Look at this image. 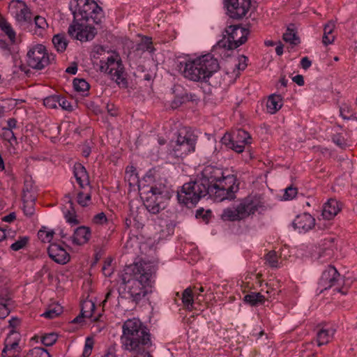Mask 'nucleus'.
Instances as JSON below:
<instances>
[{"instance_id": "f257e3e1", "label": "nucleus", "mask_w": 357, "mask_h": 357, "mask_svg": "<svg viewBox=\"0 0 357 357\" xmlns=\"http://www.w3.org/2000/svg\"><path fill=\"white\" fill-rule=\"evenodd\" d=\"M237 189L234 175L225 176L220 169L207 166L202 171V178L185 183L177 197L180 203L192 207L207 193L213 194L216 202L234 199Z\"/></svg>"}, {"instance_id": "f03ea898", "label": "nucleus", "mask_w": 357, "mask_h": 357, "mask_svg": "<svg viewBox=\"0 0 357 357\" xmlns=\"http://www.w3.org/2000/svg\"><path fill=\"white\" fill-rule=\"evenodd\" d=\"M157 266L151 262H139L126 266L121 275L125 289L138 303L153 291Z\"/></svg>"}, {"instance_id": "7ed1b4c3", "label": "nucleus", "mask_w": 357, "mask_h": 357, "mask_svg": "<svg viewBox=\"0 0 357 357\" xmlns=\"http://www.w3.org/2000/svg\"><path fill=\"white\" fill-rule=\"evenodd\" d=\"M180 70L183 77L188 80L207 82L219 70V63L212 54H206L180 62Z\"/></svg>"}, {"instance_id": "20e7f679", "label": "nucleus", "mask_w": 357, "mask_h": 357, "mask_svg": "<svg viewBox=\"0 0 357 357\" xmlns=\"http://www.w3.org/2000/svg\"><path fill=\"white\" fill-rule=\"evenodd\" d=\"M263 206L264 203L259 197L248 196L236 205L225 208L221 218L225 221H240L254 215Z\"/></svg>"}, {"instance_id": "39448f33", "label": "nucleus", "mask_w": 357, "mask_h": 357, "mask_svg": "<svg viewBox=\"0 0 357 357\" xmlns=\"http://www.w3.org/2000/svg\"><path fill=\"white\" fill-rule=\"evenodd\" d=\"M69 8L75 20L99 24L103 17L102 10L96 0H70Z\"/></svg>"}, {"instance_id": "423d86ee", "label": "nucleus", "mask_w": 357, "mask_h": 357, "mask_svg": "<svg viewBox=\"0 0 357 357\" xmlns=\"http://www.w3.org/2000/svg\"><path fill=\"white\" fill-rule=\"evenodd\" d=\"M143 195L144 204L149 212L157 214L165 208L168 199L166 187L162 184L154 185L144 189Z\"/></svg>"}, {"instance_id": "0eeeda50", "label": "nucleus", "mask_w": 357, "mask_h": 357, "mask_svg": "<svg viewBox=\"0 0 357 357\" xmlns=\"http://www.w3.org/2000/svg\"><path fill=\"white\" fill-rule=\"evenodd\" d=\"M195 136L191 132L185 129L181 130L176 139L169 144V154L174 158H183L195 151Z\"/></svg>"}, {"instance_id": "6e6552de", "label": "nucleus", "mask_w": 357, "mask_h": 357, "mask_svg": "<svg viewBox=\"0 0 357 357\" xmlns=\"http://www.w3.org/2000/svg\"><path fill=\"white\" fill-rule=\"evenodd\" d=\"M53 56L50 55L45 45L36 44L30 46L26 54V62L33 69L42 70L50 63Z\"/></svg>"}, {"instance_id": "1a4fd4ad", "label": "nucleus", "mask_w": 357, "mask_h": 357, "mask_svg": "<svg viewBox=\"0 0 357 357\" xmlns=\"http://www.w3.org/2000/svg\"><path fill=\"white\" fill-rule=\"evenodd\" d=\"M343 280L337 269L332 266H328L322 273L319 286L321 291L333 287V291L346 294L347 288L341 287Z\"/></svg>"}, {"instance_id": "9d476101", "label": "nucleus", "mask_w": 357, "mask_h": 357, "mask_svg": "<svg viewBox=\"0 0 357 357\" xmlns=\"http://www.w3.org/2000/svg\"><path fill=\"white\" fill-rule=\"evenodd\" d=\"M222 142L236 153H242L246 145L252 143L250 134L244 130L238 129L232 133H227L222 138Z\"/></svg>"}, {"instance_id": "9b49d317", "label": "nucleus", "mask_w": 357, "mask_h": 357, "mask_svg": "<svg viewBox=\"0 0 357 357\" xmlns=\"http://www.w3.org/2000/svg\"><path fill=\"white\" fill-rule=\"evenodd\" d=\"M87 22L83 20H75L74 18L72 24L69 26L68 33L73 38L83 41L92 40L96 31L93 26L88 25Z\"/></svg>"}, {"instance_id": "f8f14e48", "label": "nucleus", "mask_w": 357, "mask_h": 357, "mask_svg": "<svg viewBox=\"0 0 357 357\" xmlns=\"http://www.w3.org/2000/svg\"><path fill=\"white\" fill-rule=\"evenodd\" d=\"M100 68L102 71L109 75L118 84L126 85L123 65L117 55L108 56L107 61L101 65Z\"/></svg>"}, {"instance_id": "ddd939ff", "label": "nucleus", "mask_w": 357, "mask_h": 357, "mask_svg": "<svg viewBox=\"0 0 357 357\" xmlns=\"http://www.w3.org/2000/svg\"><path fill=\"white\" fill-rule=\"evenodd\" d=\"M225 32L227 35L229 49H236L245 43L249 34L248 29L238 25L228 26Z\"/></svg>"}, {"instance_id": "4468645a", "label": "nucleus", "mask_w": 357, "mask_h": 357, "mask_svg": "<svg viewBox=\"0 0 357 357\" xmlns=\"http://www.w3.org/2000/svg\"><path fill=\"white\" fill-rule=\"evenodd\" d=\"M8 11L18 23L29 22L31 20V10L22 0H12L8 5Z\"/></svg>"}, {"instance_id": "2eb2a0df", "label": "nucleus", "mask_w": 357, "mask_h": 357, "mask_svg": "<svg viewBox=\"0 0 357 357\" xmlns=\"http://www.w3.org/2000/svg\"><path fill=\"white\" fill-rule=\"evenodd\" d=\"M227 13L230 17L240 19L248 12L251 0H225Z\"/></svg>"}, {"instance_id": "dca6fc26", "label": "nucleus", "mask_w": 357, "mask_h": 357, "mask_svg": "<svg viewBox=\"0 0 357 357\" xmlns=\"http://www.w3.org/2000/svg\"><path fill=\"white\" fill-rule=\"evenodd\" d=\"M126 227L130 232H138L145 225L144 213L139 210H131L125 220Z\"/></svg>"}, {"instance_id": "f3484780", "label": "nucleus", "mask_w": 357, "mask_h": 357, "mask_svg": "<svg viewBox=\"0 0 357 357\" xmlns=\"http://www.w3.org/2000/svg\"><path fill=\"white\" fill-rule=\"evenodd\" d=\"M293 227L299 233H306L315 225V219L308 213L298 215L294 219Z\"/></svg>"}, {"instance_id": "a211bd4d", "label": "nucleus", "mask_w": 357, "mask_h": 357, "mask_svg": "<svg viewBox=\"0 0 357 357\" xmlns=\"http://www.w3.org/2000/svg\"><path fill=\"white\" fill-rule=\"evenodd\" d=\"M91 238V230L89 227L79 226L77 227L69 241L74 245L82 246L86 245Z\"/></svg>"}, {"instance_id": "6ab92c4d", "label": "nucleus", "mask_w": 357, "mask_h": 357, "mask_svg": "<svg viewBox=\"0 0 357 357\" xmlns=\"http://www.w3.org/2000/svg\"><path fill=\"white\" fill-rule=\"evenodd\" d=\"M49 257L59 264H66L70 260V255L60 245L57 243H52L47 249Z\"/></svg>"}, {"instance_id": "aec40b11", "label": "nucleus", "mask_w": 357, "mask_h": 357, "mask_svg": "<svg viewBox=\"0 0 357 357\" xmlns=\"http://www.w3.org/2000/svg\"><path fill=\"white\" fill-rule=\"evenodd\" d=\"M65 202L66 204L62 208V211L66 222L71 225H78L79 221L77 218L73 203L69 195L66 196Z\"/></svg>"}, {"instance_id": "412c9836", "label": "nucleus", "mask_w": 357, "mask_h": 357, "mask_svg": "<svg viewBox=\"0 0 357 357\" xmlns=\"http://www.w3.org/2000/svg\"><path fill=\"white\" fill-rule=\"evenodd\" d=\"M74 175L79 187L86 190L89 186V176L85 167L80 163L75 164L74 166Z\"/></svg>"}, {"instance_id": "4be33fe9", "label": "nucleus", "mask_w": 357, "mask_h": 357, "mask_svg": "<svg viewBox=\"0 0 357 357\" xmlns=\"http://www.w3.org/2000/svg\"><path fill=\"white\" fill-rule=\"evenodd\" d=\"M340 211V206L338 202L331 199L323 206L321 215L324 219H333Z\"/></svg>"}, {"instance_id": "5701e85b", "label": "nucleus", "mask_w": 357, "mask_h": 357, "mask_svg": "<svg viewBox=\"0 0 357 357\" xmlns=\"http://www.w3.org/2000/svg\"><path fill=\"white\" fill-rule=\"evenodd\" d=\"M335 329L332 327H323L317 333L316 341L319 347L329 343L333 337Z\"/></svg>"}, {"instance_id": "b1692460", "label": "nucleus", "mask_w": 357, "mask_h": 357, "mask_svg": "<svg viewBox=\"0 0 357 357\" xmlns=\"http://www.w3.org/2000/svg\"><path fill=\"white\" fill-rule=\"evenodd\" d=\"M282 105V97L278 94H272L267 100L266 109L268 113L273 114L280 109Z\"/></svg>"}, {"instance_id": "393cba45", "label": "nucleus", "mask_w": 357, "mask_h": 357, "mask_svg": "<svg viewBox=\"0 0 357 357\" xmlns=\"http://www.w3.org/2000/svg\"><path fill=\"white\" fill-rule=\"evenodd\" d=\"M34 26L33 34L39 36H43L48 28V23L44 17L40 15H36L34 17Z\"/></svg>"}, {"instance_id": "a878e982", "label": "nucleus", "mask_w": 357, "mask_h": 357, "mask_svg": "<svg viewBox=\"0 0 357 357\" xmlns=\"http://www.w3.org/2000/svg\"><path fill=\"white\" fill-rule=\"evenodd\" d=\"M334 29L335 24L332 22H328L324 26L322 42L325 45H328L333 43L335 40V36L333 33Z\"/></svg>"}, {"instance_id": "bb28decb", "label": "nucleus", "mask_w": 357, "mask_h": 357, "mask_svg": "<svg viewBox=\"0 0 357 357\" xmlns=\"http://www.w3.org/2000/svg\"><path fill=\"white\" fill-rule=\"evenodd\" d=\"M52 43L57 52H63L66 50L68 42L64 34L58 33L53 36Z\"/></svg>"}, {"instance_id": "cd10ccee", "label": "nucleus", "mask_w": 357, "mask_h": 357, "mask_svg": "<svg viewBox=\"0 0 357 357\" xmlns=\"http://www.w3.org/2000/svg\"><path fill=\"white\" fill-rule=\"evenodd\" d=\"M0 29L12 42H15L16 33L11 24L3 17H0Z\"/></svg>"}, {"instance_id": "c85d7f7f", "label": "nucleus", "mask_w": 357, "mask_h": 357, "mask_svg": "<svg viewBox=\"0 0 357 357\" xmlns=\"http://www.w3.org/2000/svg\"><path fill=\"white\" fill-rule=\"evenodd\" d=\"M0 137L3 140L7 141L13 147H15L17 144V139L14 131L8 130L4 127L0 130Z\"/></svg>"}, {"instance_id": "c756f323", "label": "nucleus", "mask_w": 357, "mask_h": 357, "mask_svg": "<svg viewBox=\"0 0 357 357\" xmlns=\"http://www.w3.org/2000/svg\"><path fill=\"white\" fill-rule=\"evenodd\" d=\"M245 302L252 306L264 303L265 298L260 293L252 292L244 297Z\"/></svg>"}, {"instance_id": "7c9ffc66", "label": "nucleus", "mask_w": 357, "mask_h": 357, "mask_svg": "<svg viewBox=\"0 0 357 357\" xmlns=\"http://www.w3.org/2000/svg\"><path fill=\"white\" fill-rule=\"evenodd\" d=\"M73 87L76 91L80 93L82 96H86L88 94L90 86L84 79L75 78L73 80Z\"/></svg>"}, {"instance_id": "2f4dec72", "label": "nucleus", "mask_w": 357, "mask_h": 357, "mask_svg": "<svg viewBox=\"0 0 357 357\" xmlns=\"http://www.w3.org/2000/svg\"><path fill=\"white\" fill-rule=\"evenodd\" d=\"M182 302L187 309H192L193 307V293L191 288L185 289L182 294Z\"/></svg>"}, {"instance_id": "473e14b6", "label": "nucleus", "mask_w": 357, "mask_h": 357, "mask_svg": "<svg viewBox=\"0 0 357 357\" xmlns=\"http://www.w3.org/2000/svg\"><path fill=\"white\" fill-rule=\"evenodd\" d=\"M283 39L285 42L294 45L300 43V39L297 36L296 31L289 27L287 29L286 32L283 34Z\"/></svg>"}, {"instance_id": "72a5a7b5", "label": "nucleus", "mask_w": 357, "mask_h": 357, "mask_svg": "<svg viewBox=\"0 0 357 357\" xmlns=\"http://www.w3.org/2000/svg\"><path fill=\"white\" fill-rule=\"evenodd\" d=\"M265 260L266 263L272 268H279L282 263L275 251L268 252L265 256Z\"/></svg>"}, {"instance_id": "f704fd0d", "label": "nucleus", "mask_w": 357, "mask_h": 357, "mask_svg": "<svg viewBox=\"0 0 357 357\" xmlns=\"http://www.w3.org/2000/svg\"><path fill=\"white\" fill-rule=\"evenodd\" d=\"M54 234L53 230L43 227L38 232V237L44 243H50L53 239Z\"/></svg>"}, {"instance_id": "c9c22d12", "label": "nucleus", "mask_w": 357, "mask_h": 357, "mask_svg": "<svg viewBox=\"0 0 357 357\" xmlns=\"http://www.w3.org/2000/svg\"><path fill=\"white\" fill-rule=\"evenodd\" d=\"M62 312V307L60 305H54L50 306L47 310L42 314V316L47 319H54L61 314Z\"/></svg>"}, {"instance_id": "e433bc0d", "label": "nucleus", "mask_w": 357, "mask_h": 357, "mask_svg": "<svg viewBox=\"0 0 357 357\" xmlns=\"http://www.w3.org/2000/svg\"><path fill=\"white\" fill-rule=\"evenodd\" d=\"M58 103H59V95L50 96L43 100L44 105L50 109L58 108Z\"/></svg>"}, {"instance_id": "4c0bfd02", "label": "nucleus", "mask_w": 357, "mask_h": 357, "mask_svg": "<svg viewBox=\"0 0 357 357\" xmlns=\"http://www.w3.org/2000/svg\"><path fill=\"white\" fill-rule=\"evenodd\" d=\"M91 196L90 192L81 191L77 196V202L81 206H87L91 202Z\"/></svg>"}, {"instance_id": "58836bf2", "label": "nucleus", "mask_w": 357, "mask_h": 357, "mask_svg": "<svg viewBox=\"0 0 357 357\" xmlns=\"http://www.w3.org/2000/svg\"><path fill=\"white\" fill-rule=\"evenodd\" d=\"M95 304L92 301H86L84 303L82 314L87 318H93V312L95 310Z\"/></svg>"}, {"instance_id": "ea45409f", "label": "nucleus", "mask_w": 357, "mask_h": 357, "mask_svg": "<svg viewBox=\"0 0 357 357\" xmlns=\"http://www.w3.org/2000/svg\"><path fill=\"white\" fill-rule=\"evenodd\" d=\"M27 357H51L49 352L42 347H34L31 349Z\"/></svg>"}, {"instance_id": "a19ab883", "label": "nucleus", "mask_w": 357, "mask_h": 357, "mask_svg": "<svg viewBox=\"0 0 357 357\" xmlns=\"http://www.w3.org/2000/svg\"><path fill=\"white\" fill-rule=\"evenodd\" d=\"M125 178L130 184L135 183L138 179L136 174V169L133 166H128L126 169Z\"/></svg>"}, {"instance_id": "79ce46f5", "label": "nucleus", "mask_w": 357, "mask_h": 357, "mask_svg": "<svg viewBox=\"0 0 357 357\" xmlns=\"http://www.w3.org/2000/svg\"><path fill=\"white\" fill-rule=\"evenodd\" d=\"M340 113L344 119H351L354 117V112L351 107L347 104H343L340 108Z\"/></svg>"}, {"instance_id": "37998d69", "label": "nucleus", "mask_w": 357, "mask_h": 357, "mask_svg": "<svg viewBox=\"0 0 357 357\" xmlns=\"http://www.w3.org/2000/svg\"><path fill=\"white\" fill-rule=\"evenodd\" d=\"M58 335L56 333H51L44 335L41 338L42 343L47 347L53 345L57 340Z\"/></svg>"}, {"instance_id": "c03bdc74", "label": "nucleus", "mask_w": 357, "mask_h": 357, "mask_svg": "<svg viewBox=\"0 0 357 357\" xmlns=\"http://www.w3.org/2000/svg\"><path fill=\"white\" fill-rule=\"evenodd\" d=\"M29 241V237L27 236H22L20 237L17 241L12 243L10 246V249L13 251H18L23 248L25 247V245L27 244Z\"/></svg>"}, {"instance_id": "a18cd8bd", "label": "nucleus", "mask_w": 357, "mask_h": 357, "mask_svg": "<svg viewBox=\"0 0 357 357\" xmlns=\"http://www.w3.org/2000/svg\"><path fill=\"white\" fill-rule=\"evenodd\" d=\"M93 347V340L91 337H86L85 344L82 353L83 357H89L92 351Z\"/></svg>"}, {"instance_id": "49530a36", "label": "nucleus", "mask_w": 357, "mask_h": 357, "mask_svg": "<svg viewBox=\"0 0 357 357\" xmlns=\"http://www.w3.org/2000/svg\"><path fill=\"white\" fill-rule=\"evenodd\" d=\"M10 302V300H6L5 302L0 301V319H4L9 314Z\"/></svg>"}, {"instance_id": "de8ad7c7", "label": "nucleus", "mask_w": 357, "mask_h": 357, "mask_svg": "<svg viewBox=\"0 0 357 357\" xmlns=\"http://www.w3.org/2000/svg\"><path fill=\"white\" fill-rule=\"evenodd\" d=\"M92 221H93V224H96L98 225H102L104 224H106L108 220H107V218L105 213L103 212H101V213H99L96 214V215H94Z\"/></svg>"}, {"instance_id": "09e8293b", "label": "nucleus", "mask_w": 357, "mask_h": 357, "mask_svg": "<svg viewBox=\"0 0 357 357\" xmlns=\"http://www.w3.org/2000/svg\"><path fill=\"white\" fill-rule=\"evenodd\" d=\"M297 195V189L296 188H293L291 186L287 188L284 190V193L283 195V199L284 200H291L294 199Z\"/></svg>"}, {"instance_id": "8fccbe9b", "label": "nucleus", "mask_w": 357, "mask_h": 357, "mask_svg": "<svg viewBox=\"0 0 357 357\" xmlns=\"http://www.w3.org/2000/svg\"><path fill=\"white\" fill-rule=\"evenodd\" d=\"M58 107H61L63 110L72 111L73 109L70 102L64 97L59 95V103Z\"/></svg>"}, {"instance_id": "3c124183", "label": "nucleus", "mask_w": 357, "mask_h": 357, "mask_svg": "<svg viewBox=\"0 0 357 357\" xmlns=\"http://www.w3.org/2000/svg\"><path fill=\"white\" fill-rule=\"evenodd\" d=\"M116 297V293L114 290L110 289L105 295L104 301L102 302L103 307H105L107 303H111L113 298Z\"/></svg>"}, {"instance_id": "603ef678", "label": "nucleus", "mask_w": 357, "mask_h": 357, "mask_svg": "<svg viewBox=\"0 0 357 357\" xmlns=\"http://www.w3.org/2000/svg\"><path fill=\"white\" fill-rule=\"evenodd\" d=\"M247 60H248V59L245 56H240L238 58V63L235 64V66L239 70H245L247 66Z\"/></svg>"}, {"instance_id": "864d4df0", "label": "nucleus", "mask_w": 357, "mask_h": 357, "mask_svg": "<svg viewBox=\"0 0 357 357\" xmlns=\"http://www.w3.org/2000/svg\"><path fill=\"white\" fill-rule=\"evenodd\" d=\"M102 272L105 276H107V277L111 276V275L112 273V268H111V262L110 261L105 262L103 267H102Z\"/></svg>"}, {"instance_id": "5fc2aeb1", "label": "nucleus", "mask_w": 357, "mask_h": 357, "mask_svg": "<svg viewBox=\"0 0 357 357\" xmlns=\"http://www.w3.org/2000/svg\"><path fill=\"white\" fill-rule=\"evenodd\" d=\"M143 43L142 45H144L143 49H145L146 51H149L151 52L153 51V47H152V41L151 38H145L143 40Z\"/></svg>"}, {"instance_id": "6e6d98bb", "label": "nucleus", "mask_w": 357, "mask_h": 357, "mask_svg": "<svg viewBox=\"0 0 357 357\" xmlns=\"http://www.w3.org/2000/svg\"><path fill=\"white\" fill-rule=\"evenodd\" d=\"M6 128L14 131L17 128V121L15 119L11 118L7 121V126Z\"/></svg>"}, {"instance_id": "4d7b16f0", "label": "nucleus", "mask_w": 357, "mask_h": 357, "mask_svg": "<svg viewBox=\"0 0 357 357\" xmlns=\"http://www.w3.org/2000/svg\"><path fill=\"white\" fill-rule=\"evenodd\" d=\"M301 65L303 69L306 70L311 66L312 62L305 56L301 59Z\"/></svg>"}, {"instance_id": "13d9d810", "label": "nucleus", "mask_w": 357, "mask_h": 357, "mask_svg": "<svg viewBox=\"0 0 357 357\" xmlns=\"http://www.w3.org/2000/svg\"><path fill=\"white\" fill-rule=\"evenodd\" d=\"M16 215L15 213H10L2 218V220L6 222H11L15 220Z\"/></svg>"}, {"instance_id": "bf43d9fd", "label": "nucleus", "mask_w": 357, "mask_h": 357, "mask_svg": "<svg viewBox=\"0 0 357 357\" xmlns=\"http://www.w3.org/2000/svg\"><path fill=\"white\" fill-rule=\"evenodd\" d=\"M293 81L299 86H303L304 84L303 77L301 75H297L294 76L293 77Z\"/></svg>"}, {"instance_id": "052dcab7", "label": "nucleus", "mask_w": 357, "mask_h": 357, "mask_svg": "<svg viewBox=\"0 0 357 357\" xmlns=\"http://www.w3.org/2000/svg\"><path fill=\"white\" fill-rule=\"evenodd\" d=\"M66 72L71 74V75H75L77 72V67L76 64H73L69 67H68L66 70Z\"/></svg>"}, {"instance_id": "680f3d73", "label": "nucleus", "mask_w": 357, "mask_h": 357, "mask_svg": "<svg viewBox=\"0 0 357 357\" xmlns=\"http://www.w3.org/2000/svg\"><path fill=\"white\" fill-rule=\"evenodd\" d=\"M8 232L6 230L0 228V241L8 238Z\"/></svg>"}, {"instance_id": "e2e57ef3", "label": "nucleus", "mask_w": 357, "mask_h": 357, "mask_svg": "<svg viewBox=\"0 0 357 357\" xmlns=\"http://www.w3.org/2000/svg\"><path fill=\"white\" fill-rule=\"evenodd\" d=\"M24 212L26 215H29V216L31 215L33 213V208L32 206H25L24 207Z\"/></svg>"}, {"instance_id": "0e129e2a", "label": "nucleus", "mask_w": 357, "mask_h": 357, "mask_svg": "<svg viewBox=\"0 0 357 357\" xmlns=\"http://www.w3.org/2000/svg\"><path fill=\"white\" fill-rule=\"evenodd\" d=\"M91 149L89 146L84 147L82 153L84 157H88L90 155Z\"/></svg>"}, {"instance_id": "69168bd1", "label": "nucleus", "mask_w": 357, "mask_h": 357, "mask_svg": "<svg viewBox=\"0 0 357 357\" xmlns=\"http://www.w3.org/2000/svg\"><path fill=\"white\" fill-rule=\"evenodd\" d=\"M275 52L278 55H282L283 53V47L281 45L277 46L275 48Z\"/></svg>"}, {"instance_id": "338daca9", "label": "nucleus", "mask_w": 357, "mask_h": 357, "mask_svg": "<svg viewBox=\"0 0 357 357\" xmlns=\"http://www.w3.org/2000/svg\"><path fill=\"white\" fill-rule=\"evenodd\" d=\"M18 319H13L12 320L10 321V324L14 327L15 326V325H17L18 324Z\"/></svg>"}, {"instance_id": "774afa93", "label": "nucleus", "mask_w": 357, "mask_h": 357, "mask_svg": "<svg viewBox=\"0 0 357 357\" xmlns=\"http://www.w3.org/2000/svg\"><path fill=\"white\" fill-rule=\"evenodd\" d=\"M102 357H116L115 354L112 352H108Z\"/></svg>"}]
</instances>
